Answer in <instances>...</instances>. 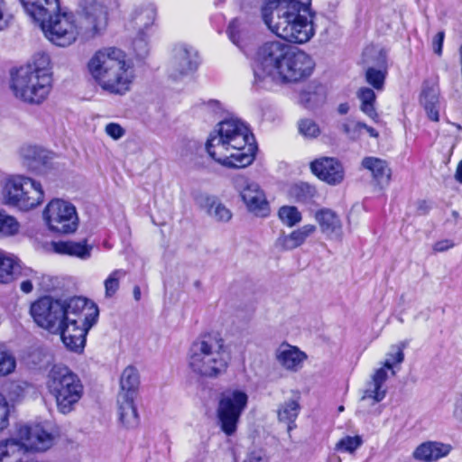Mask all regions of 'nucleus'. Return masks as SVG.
I'll use <instances>...</instances> for the list:
<instances>
[{"mask_svg": "<svg viewBox=\"0 0 462 462\" xmlns=\"http://www.w3.org/2000/svg\"><path fill=\"white\" fill-rule=\"evenodd\" d=\"M6 14V3L5 0H0V31L4 30L7 25V20L5 18Z\"/></svg>", "mask_w": 462, "mask_h": 462, "instance_id": "48", "label": "nucleus"}, {"mask_svg": "<svg viewBox=\"0 0 462 462\" xmlns=\"http://www.w3.org/2000/svg\"><path fill=\"white\" fill-rule=\"evenodd\" d=\"M244 462H268L262 451H252L245 457Z\"/></svg>", "mask_w": 462, "mask_h": 462, "instance_id": "46", "label": "nucleus"}, {"mask_svg": "<svg viewBox=\"0 0 462 462\" xmlns=\"http://www.w3.org/2000/svg\"><path fill=\"white\" fill-rule=\"evenodd\" d=\"M16 360L14 355L0 343V376H6L14 372ZM9 406L5 398L0 393V428L8 424Z\"/></svg>", "mask_w": 462, "mask_h": 462, "instance_id": "21", "label": "nucleus"}, {"mask_svg": "<svg viewBox=\"0 0 462 462\" xmlns=\"http://www.w3.org/2000/svg\"><path fill=\"white\" fill-rule=\"evenodd\" d=\"M336 459H337V462H341L339 457H337Z\"/></svg>", "mask_w": 462, "mask_h": 462, "instance_id": "59", "label": "nucleus"}, {"mask_svg": "<svg viewBox=\"0 0 462 462\" xmlns=\"http://www.w3.org/2000/svg\"><path fill=\"white\" fill-rule=\"evenodd\" d=\"M19 278L24 279L20 284V289L24 293L32 292L33 289V282H39L40 279L38 272L30 267L22 265L21 263H19V267L15 270L14 276V279Z\"/></svg>", "mask_w": 462, "mask_h": 462, "instance_id": "36", "label": "nucleus"}, {"mask_svg": "<svg viewBox=\"0 0 462 462\" xmlns=\"http://www.w3.org/2000/svg\"><path fill=\"white\" fill-rule=\"evenodd\" d=\"M208 106L212 107L214 112H217L220 109V104L216 100H211L208 103Z\"/></svg>", "mask_w": 462, "mask_h": 462, "instance_id": "53", "label": "nucleus"}, {"mask_svg": "<svg viewBox=\"0 0 462 462\" xmlns=\"http://www.w3.org/2000/svg\"><path fill=\"white\" fill-rule=\"evenodd\" d=\"M48 228L56 233L70 234L78 227V214L73 204L61 199H51L42 212Z\"/></svg>", "mask_w": 462, "mask_h": 462, "instance_id": "15", "label": "nucleus"}, {"mask_svg": "<svg viewBox=\"0 0 462 462\" xmlns=\"http://www.w3.org/2000/svg\"><path fill=\"white\" fill-rule=\"evenodd\" d=\"M445 39V32L444 31L439 32L432 39V49L433 51L438 55L441 56L442 54V48H443V42Z\"/></svg>", "mask_w": 462, "mask_h": 462, "instance_id": "45", "label": "nucleus"}, {"mask_svg": "<svg viewBox=\"0 0 462 462\" xmlns=\"http://www.w3.org/2000/svg\"><path fill=\"white\" fill-rule=\"evenodd\" d=\"M107 10L96 1L88 3L78 13L57 12L39 22L45 37L53 44L67 47L79 37L91 38L107 25Z\"/></svg>", "mask_w": 462, "mask_h": 462, "instance_id": "2", "label": "nucleus"}, {"mask_svg": "<svg viewBox=\"0 0 462 462\" xmlns=\"http://www.w3.org/2000/svg\"><path fill=\"white\" fill-rule=\"evenodd\" d=\"M363 130H365L371 137L377 138L379 136L378 132L374 128L367 125L366 124L365 127H363Z\"/></svg>", "mask_w": 462, "mask_h": 462, "instance_id": "50", "label": "nucleus"}, {"mask_svg": "<svg viewBox=\"0 0 462 462\" xmlns=\"http://www.w3.org/2000/svg\"><path fill=\"white\" fill-rule=\"evenodd\" d=\"M52 248L55 253L78 257L81 260H87L91 256L92 245L83 242L60 241L52 243Z\"/></svg>", "mask_w": 462, "mask_h": 462, "instance_id": "30", "label": "nucleus"}, {"mask_svg": "<svg viewBox=\"0 0 462 462\" xmlns=\"http://www.w3.org/2000/svg\"><path fill=\"white\" fill-rule=\"evenodd\" d=\"M311 0H265L261 6L263 23L286 42L302 44L315 34Z\"/></svg>", "mask_w": 462, "mask_h": 462, "instance_id": "3", "label": "nucleus"}, {"mask_svg": "<svg viewBox=\"0 0 462 462\" xmlns=\"http://www.w3.org/2000/svg\"><path fill=\"white\" fill-rule=\"evenodd\" d=\"M46 386L62 414L75 411L84 394L80 378L67 366L54 365L48 374Z\"/></svg>", "mask_w": 462, "mask_h": 462, "instance_id": "8", "label": "nucleus"}, {"mask_svg": "<svg viewBox=\"0 0 462 462\" xmlns=\"http://www.w3.org/2000/svg\"><path fill=\"white\" fill-rule=\"evenodd\" d=\"M242 8H247L255 5L260 0H237Z\"/></svg>", "mask_w": 462, "mask_h": 462, "instance_id": "49", "label": "nucleus"}, {"mask_svg": "<svg viewBox=\"0 0 462 462\" xmlns=\"http://www.w3.org/2000/svg\"><path fill=\"white\" fill-rule=\"evenodd\" d=\"M52 88V73L47 54L37 53L26 65L11 73L14 96L28 104H41Z\"/></svg>", "mask_w": 462, "mask_h": 462, "instance_id": "6", "label": "nucleus"}, {"mask_svg": "<svg viewBox=\"0 0 462 462\" xmlns=\"http://www.w3.org/2000/svg\"><path fill=\"white\" fill-rule=\"evenodd\" d=\"M363 444L361 436H346L340 439L336 444V450L346 453H354Z\"/></svg>", "mask_w": 462, "mask_h": 462, "instance_id": "40", "label": "nucleus"}, {"mask_svg": "<svg viewBox=\"0 0 462 462\" xmlns=\"http://www.w3.org/2000/svg\"><path fill=\"white\" fill-rule=\"evenodd\" d=\"M459 411L462 414V398L459 400V402L457 403L456 406V412Z\"/></svg>", "mask_w": 462, "mask_h": 462, "instance_id": "55", "label": "nucleus"}, {"mask_svg": "<svg viewBox=\"0 0 462 462\" xmlns=\"http://www.w3.org/2000/svg\"><path fill=\"white\" fill-rule=\"evenodd\" d=\"M314 61L310 55L301 51L289 49L280 69L274 77V82H297L310 76Z\"/></svg>", "mask_w": 462, "mask_h": 462, "instance_id": "16", "label": "nucleus"}, {"mask_svg": "<svg viewBox=\"0 0 462 462\" xmlns=\"http://www.w3.org/2000/svg\"><path fill=\"white\" fill-rule=\"evenodd\" d=\"M136 395L118 393L117 411L119 420L126 428H134L139 424V416L134 404Z\"/></svg>", "mask_w": 462, "mask_h": 462, "instance_id": "26", "label": "nucleus"}, {"mask_svg": "<svg viewBox=\"0 0 462 462\" xmlns=\"http://www.w3.org/2000/svg\"><path fill=\"white\" fill-rule=\"evenodd\" d=\"M208 213L217 221L227 222L232 217V213L218 199L208 197L206 199Z\"/></svg>", "mask_w": 462, "mask_h": 462, "instance_id": "35", "label": "nucleus"}, {"mask_svg": "<svg viewBox=\"0 0 462 462\" xmlns=\"http://www.w3.org/2000/svg\"><path fill=\"white\" fill-rule=\"evenodd\" d=\"M126 275L123 269L114 270L105 280V295L106 298L113 297L119 289L120 280Z\"/></svg>", "mask_w": 462, "mask_h": 462, "instance_id": "38", "label": "nucleus"}, {"mask_svg": "<svg viewBox=\"0 0 462 462\" xmlns=\"http://www.w3.org/2000/svg\"><path fill=\"white\" fill-rule=\"evenodd\" d=\"M440 92L437 86L424 88L420 95V104L427 116L433 122L439 121Z\"/></svg>", "mask_w": 462, "mask_h": 462, "instance_id": "29", "label": "nucleus"}, {"mask_svg": "<svg viewBox=\"0 0 462 462\" xmlns=\"http://www.w3.org/2000/svg\"><path fill=\"white\" fill-rule=\"evenodd\" d=\"M454 244L452 243V241L445 239L435 243L433 245V250L435 252H444L448 250L449 248H452Z\"/></svg>", "mask_w": 462, "mask_h": 462, "instance_id": "47", "label": "nucleus"}, {"mask_svg": "<svg viewBox=\"0 0 462 462\" xmlns=\"http://www.w3.org/2000/svg\"><path fill=\"white\" fill-rule=\"evenodd\" d=\"M30 311L39 327L60 334L65 346L76 353L84 349L86 336L99 314L94 302L81 297L65 300L42 297L32 304Z\"/></svg>", "mask_w": 462, "mask_h": 462, "instance_id": "1", "label": "nucleus"}, {"mask_svg": "<svg viewBox=\"0 0 462 462\" xmlns=\"http://www.w3.org/2000/svg\"><path fill=\"white\" fill-rule=\"evenodd\" d=\"M20 224L12 216L0 212V235L3 236H14L19 232Z\"/></svg>", "mask_w": 462, "mask_h": 462, "instance_id": "39", "label": "nucleus"}, {"mask_svg": "<svg viewBox=\"0 0 462 462\" xmlns=\"http://www.w3.org/2000/svg\"><path fill=\"white\" fill-rule=\"evenodd\" d=\"M356 97L360 101V111L374 122H379V115L375 107L376 95L374 89L362 87L357 90Z\"/></svg>", "mask_w": 462, "mask_h": 462, "instance_id": "31", "label": "nucleus"}, {"mask_svg": "<svg viewBox=\"0 0 462 462\" xmlns=\"http://www.w3.org/2000/svg\"><path fill=\"white\" fill-rule=\"evenodd\" d=\"M232 184L249 213L263 218L270 216V203L258 182L245 175H237L232 179Z\"/></svg>", "mask_w": 462, "mask_h": 462, "instance_id": "13", "label": "nucleus"}, {"mask_svg": "<svg viewBox=\"0 0 462 462\" xmlns=\"http://www.w3.org/2000/svg\"><path fill=\"white\" fill-rule=\"evenodd\" d=\"M19 263L15 256L0 249V282L7 283L14 280Z\"/></svg>", "mask_w": 462, "mask_h": 462, "instance_id": "33", "label": "nucleus"}, {"mask_svg": "<svg viewBox=\"0 0 462 462\" xmlns=\"http://www.w3.org/2000/svg\"><path fill=\"white\" fill-rule=\"evenodd\" d=\"M247 394L238 389H227L221 393L217 408V418L220 429L231 436L236 431L239 419L246 408Z\"/></svg>", "mask_w": 462, "mask_h": 462, "instance_id": "12", "label": "nucleus"}, {"mask_svg": "<svg viewBox=\"0 0 462 462\" xmlns=\"http://www.w3.org/2000/svg\"><path fill=\"white\" fill-rule=\"evenodd\" d=\"M290 48L279 41L267 42L258 47L252 56L254 88H272L275 74Z\"/></svg>", "mask_w": 462, "mask_h": 462, "instance_id": "9", "label": "nucleus"}, {"mask_svg": "<svg viewBox=\"0 0 462 462\" xmlns=\"http://www.w3.org/2000/svg\"><path fill=\"white\" fill-rule=\"evenodd\" d=\"M362 166L371 171L373 179L381 188L387 186L391 180V169L387 162L376 157H365Z\"/></svg>", "mask_w": 462, "mask_h": 462, "instance_id": "28", "label": "nucleus"}, {"mask_svg": "<svg viewBox=\"0 0 462 462\" xmlns=\"http://www.w3.org/2000/svg\"><path fill=\"white\" fill-rule=\"evenodd\" d=\"M451 450L450 444L439 441H426L414 449L412 456L416 460L421 462H436L448 456Z\"/></svg>", "mask_w": 462, "mask_h": 462, "instance_id": "22", "label": "nucleus"}, {"mask_svg": "<svg viewBox=\"0 0 462 462\" xmlns=\"http://www.w3.org/2000/svg\"><path fill=\"white\" fill-rule=\"evenodd\" d=\"M337 111L341 115H346L349 111V105L347 103H342L338 106Z\"/></svg>", "mask_w": 462, "mask_h": 462, "instance_id": "51", "label": "nucleus"}, {"mask_svg": "<svg viewBox=\"0 0 462 462\" xmlns=\"http://www.w3.org/2000/svg\"><path fill=\"white\" fill-rule=\"evenodd\" d=\"M363 127H365V124L360 121H350L347 120L342 124V131L351 140H358L362 134Z\"/></svg>", "mask_w": 462, "mask_h": 462, "instance_id": "43", "label": "nucleus"}, {"mask_svg": "<svg viewBox=\"0 0 462 462\" xmlns=\"http://www.w3.org/2000/svg\"><path fill=\"white\" fill-rule=\"evenodd\" d=\"M226 0H216V4L218 5V4H222L224 3Z\"/></svg>", "mask_w": 462, "mask_h": 462, "instance_id": "57", "label": "nucleus"}, {"mask_svg": "<svg viewBox=\"0 0 462 462\" xmlns=\"http://www.w3.org/2000/svg\"><path fill=\"white\" fill-rule=\"evenodd\" d=\"M3 196L7 205L29 211L43 202L44 190L38 180L24 175H14L5 180Z\"/></svg>", "mask_w": 462, "mask_h": 462, "instance_id": "10", "label": "nucleus"}, {"mask_svg": "<svg viewBox=\"0 0 462 462\" xmlns=\"http://www.w3.org/2000/svg\"><path fill=\"white\" fill-rule=\"evenodd\" d=\"M320 232L328 240L341 241L344 236L343 221L339 215L330 208H320L314 214Z\"/></svg>", "mask_w": 462, "mask_h": 462, "instance_id": "19", "label": "nucleus"}, {"mask_svg": "<svg viewBox=\"0 0 462 462\" xmlns=\"http://www.w3.org/2000/svg\"><path fill=\"white\" fill-rule=\"evenodd\" d=\"M105 133L112 139L119 140L125 134V130L117 123H109L105 127Z\"/></svg>", "mask_w": 462, "mask_h": 462, "instance_id": "44", "label": "nucleus"}, {"mask_svg": "<svg viewBox=\"0 0 462 462\" xmlns=\"http://www.w3.org/2000/svg\"><path fill=\"white\" fill-rule=\"evenodd\" d=\"M385 75V71L369 68L365 72V80L374 90L382 91L384 88Z\"/></svg>", "mask_w": 462, "mask_h": 462, "instance_id": "41", "label": "nucleus"}, {"mask_svg": "<svg viewBox=\"0 0 462 462\" xmlns=\"http://www.w3.org/2000/svg\"><path fill=\"white\" fill-rule=\"evenodd\" d=\"M19 154L23 166L31 171L39 170L51 159V152L41 146L32 144L23 145Z\"/></svg>", "mask_w": 462, "mask_h": 462, "instance_id": "24", "label": "nucleus"}, {"mask_svg": "<svg viewBox=\"0 0 462 462\" xmlns=\"http://www.w3.org/2000/svg\"><path fill=\"white\" fill-rule=\"evenodd\" d=\"M140 381L138 371L134 366H127L122 373L120 380V392L118 393H129L136 395Z\"/></svg>", "mask_w": 462, "mask_h": 462, "instance_id": "34", "label": "nucleus"}, {"mask_svg": "<svg viewBox=\"0 0 462 462\" xmlns=\"http://www.w3.org/2000/svg\"><path fill=\"white\" fill-rule=\"evenodd\" d=\"M26 14L35 22L46 20L60 11V0H21Z\"/></svg>", "mask_w": 462, "mask_h": 462, "instance_id": "25", "label": "nucleus"}, {"mask_svg": "<svg viewBox=\"0 0 462 462\" xmlns=\"http://www.w3.org/2000/svg\"><path fill=\"white\" fill-rule=\"evenodd\" d=\"M299 132L306 138H316L320 134L319 125L312 119H301L299 124Z\"/></svg>", "mask_w": 462, "mask_h": 462, "instance_id": "42", "label": "nucleus"}, {"mask_svg": "<svg viewBox=\"0 0 462 462\" xmlns=\"http://www.w3.org/2000/svg\"><path fill=\"white\" fill-rule=\"evenodd\" d=\"M456 180L462 183V160L459 162L456 171Z\"/></svg>", "mask_w": 462, "mask_h": 462, "instance_id": "52", "label": "nucleus"}, {"mask_svg": "<svg viewBox=\"0 0 462 462\" xmlns=\"http://www.w3.org/2000/svg\"><path fill=\"white\" fill-rule=\"evenodd\" d=\"M300 410V406L296 399L285 401L279 406L277 410L278 420L287 425L288 432H291L296 427L295 420Z\"/></svg>", "mask_w": 462, "mask_h": 462, "instance_id": "32", "label": "nucleus"}, {"mask_svg": "<svg viewBox=\"0 0 462 462\" xmlns=\"http://www.w3.org/2000/svg\"><path fill=\"white\" fill-rule=\"evenodd\" d=\"M308 356L299 347L288 343L281 344L275 350V360L285 371L296 373L300 371Z\"/></svg>", "mask_w": 462, "mask_h": 462, "instance_id": "20", "label": "nucleus"}, {"mask_svg": "<svg viewBox=\"0 0 462 462\" xmlns=\"http://www.w3.org/2000/svg\"><path fill=\"white\" fill-rule=\"evenodd\" d=\"M408 342L402 341L393 345L386 354L383 365L376 369L372 375L371 381L367 383L362 401H372L373 403L383 401L387 393L385 382L388 379V374L395 375V365H401L404 360V349L407 347Z\"/></svg>", "mask_w": 462, "mask_h": 462, "instance_id": "11", "label": "nucleus"}, {"mask_svg": "<svg viewBox=\"0 0 462 462\" xmlns=\"http://www.w3.org/2000/svg\"><path fill=\"white\" fill-rule=\"evenodd\" d=\"M226 33L229 40L244 53L247 54L253 37L246 23L239 19H234L230 22Z\"/></svg>", "mask_w": 462, "mask_h": 462, "instance_id": "27", "label": "nucleus"}, {"mask_svg": "<svg viewBox=\"0 0 462 462\" xmlns=\"http://www.w3.org/2000/svg\"><path fill=\"white\" fill-rule=\"evenodd\" d=\"M155 16L156 8L149 3L135 6L126 19L125 27L138 55L146 52V30L153 23Z\"/></svg>", "mask_w": 462, "mask_h": 462, "instance_id": "14", "label": "nucleus"}, {"mask_svg": "<svg viewBox=\"0 0 462 462\" xmlns=\"http://www.w3.org/2000/svg\"><path fill=\"white\" fill-rule=\"evenodd\" d=\"M338 411H344V407H343V406H340V407L338 408Z\"/></svg>", "mask_w": 462, "mask_h": 462, "instance_id": "58", "label": "nucleus"}, {"mask_svg": "<svg viewBox=\"0 0 462 462\" xmlns=\"http://www.w3.org/2000/svg\"><path fill=\"white\" fill-rule=\"evenodd\" d=\"M231 355L225 340L213 334H205L190 345L187 364L196 375L216 378L223 374L230 363Z\"/></svg>", "mask_w": 462, "mask_h": 462, "instance_id": "7", "label": "nucleus"}, {"mask_svg": "<svg viewBox=\"0 0 462 462\" xmlns=\"http://www.w3.org/2000/svg\"><path fill=\"white\" fill-rule=\"evenodd\" d=\"M317 230L315 225L307 224L290 234H282L276 240L275 245L284 251H291L302 245Z\"/></svg>", "mask_w": 462, "mask_h": 462, "instance_id": "23", "label": "nucleus"}, {"mask_svg": "<svg viewBox=\"0 0 462 462\" xmlns=\"http://www.w3.org/2000/svg\"><path fill=\"white\" fill-rule=\"evenodd\" d=\"M300 188L301 189H306L308 191L311 189V188L307 184H302Z\"/></svg>", "mask_w": 462, "mask_h": 462, "instance_id": "56", "label": "nucleus"}, {"mask_svg": "<svg viewBox=\"0 0 462 462\" xmlns=\"http://www.w3.org/2000/svg\"><path fill=\"white\" fill-rule=\"evenodd\" d=\"M199 64L198 51L187 44H178L173 50L171 76L178 79L194 72Z\"/></svg>", "mask_w": 462, "mask_h": 462, "instance_id": "17", "label": "nucleus"}, {"mask_svg": "<svg viewBox=\"0 0 462 462\" xmlns=\"http://www.w3.org/2000/svg\"><path fill=\"white\" fill-rule=\"evenodd\" d=\"M134 297L135 300H139L141 299V289L139 286H135L134 288Z\"/></svg>", "mask_w": 462, "mask_h": 462, "instance_id": "54", "label": "nucleus"}, {"mask_svg": "<svg viewBox=\"0 0 462 462\" xmlns=\"http://www.w3.org/2000/svg\"><path fill=\"white\" fill-rule=\"evenodd\" d=\"M95 83L105 92L124 96L129 92L135 79V69L125 52L116 47L97 51L87 64Z\"/></svg>", "mask_w": 462, "mask_h": 462, "instance_id": "5", "label": "nucleus"}, {"mask_svg": "<svg viewBox=\"0 0 462 462\" xmlns=\"http://www.w3.org/2000/svg\"><path fill=\"white\" fill-rule=\"evenodd\" d=\"M310 170L319 180L329 185H337L344 180L342 164L335 158L323 157L310 163Z\"/></svg>", "mask_w": 462, "mask_h": 462, "instance_id": "18", "label": "nucleus"}, {"mask_svg": "<svg viewBox=\"0 0 462 462\" xmlns=\"http://www.w3.org/2000/svg\"><path fill=\"white\" fill-rule=\"evenodd\" d=\"M278 217L281 222L288 227H293L302 220L301 212L294 206L281 207L278 210Z\"/></svg>", "mask_w": 462, "mask_h": 462, "instance_id": "37", "label": "nucleus"}, {"mask_svg": "<svg viewBox=\"0 0 462 462\" xmlns=\"http://www.w3.org/2000/svg\"><path fill=\"white\" fill-rule=\"evenodd\" d=\"M206 149L225 167L245 168L254 162L257 148L249 127L237 118H229L218 123L210 133Z\"/></svg>", "mask_w": 462, "mask_h": 462, "instance_id": "4", "label": "nucleus"}]
</instances>
